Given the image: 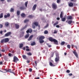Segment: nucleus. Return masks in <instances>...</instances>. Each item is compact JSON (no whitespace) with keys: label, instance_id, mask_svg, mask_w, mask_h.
Instances as JSON below:
<instances>
[{"label":"nucleus","instance_id":"obj_1","mask_svg":"<svg viewBox=\"0 0 79 79\" xmlns=\"http://www.w3.org/2000/svg\"><path fill=\"white\" fill-rule=\"evenodd\" d=\"M48 40L49 41L52 42H54V44H55L56 45H58V41L55 39H53V38L52 37H49L48 38Z\"/></svg>","mask_w":79,"mask_h":79},{"label":"nucleus","instance_id":"obj_2","mask_svg":"<svg viewBox=\"0 0 79 79\" xmlns=\"http://www.w3.org/2000/svg\"><path fill=\"white\" fill-rule=\"evenodd\" d=\"M4 71H5V72H3V71L0 70V71L1 72H2V73H13V74H15V72H14V71H15V69H13L12 70H11V69H9L8 70V69H4Z\"/></svg>","mask_w":79,"mask_h":79},{"label":"nucleus","instance_id":"obj_3","mask_svg":"<svg viewBox=\"0 0 79 79\" xmlns=\"http://www.w3.org/2000/svg\"><path fill=\"white\" fill-rule=\"evenodd\" d=\"M9 42V39L8 38L3 39L1 41V44H3V43H6Z\"/></svg>","mask_w":79,"mask_h":79},{"label":"nucleus","instance_id":"obj_4","mask_svg":"<svg viewBox=\"0 0 79 79\" xmlns=\"http://www.w3.org/2000/svg\"><path fill=\"white\" fill-rule=\"evenodd\" d=\"M52 8L53 10H56L57 9V5L55 3H53L52 4Z\"/></svg>","mask_w":79,"mask_h":79},{"label":"nucleus","instance_id":"obj_5","mask_svg":"<svg viewBox=\"0 0 79 79\" xmlns=\"http://www.w3.org/2000/svg\"><path fill=\"white\" fill-rule=\"evenodd\" d=\"M19 59L16 56H14L13 58V62L17 63V62L18 61Z\"/></svg>","mask_w":79,"mask_h":79},{"label":"nucleus","instance_id":"obj_6","mask_svg":"<svg viewBox=\"0 0 79 79\" xmlns=\"http://www.w3.org/2000/svg\"><path fill=\"white\" fill-rule=\"evenodd\" d=\"M20 9L21 11H24L25 10H26V8L25 6H22L20 7Z\"/></svg>","mask_w":79,"mask_h":79},{"label":"nucleus","instance_id":"obj_7","mask_svg":"<svg viewBox=\"0 0 79 79\" xmlns=\"http://www.w3.org/2000/svg\"><path fill=\"white\" fill-rule=\"evenodd\" d=\"M15 27L16 29H18L19 28V25L18 23H15Z\"/></svg>","mask_w":79,"mask_h":79},{"label":"nucleus","instance_id":"obj_8","mask_svg":"<svg viewBox=\"0 0 79 79\" xmlns=\"http://www.w3.org/2000/svg\"><path fill=\"white\" fill-rule=\"evenodd\" d=\"M49 65L51 66L54 67V66H56V64H52V63L51 62H49Z\"/></svg>","mask_w":79,"mask_h":79},{"label":"nucleus","instance_id":"obj_9","mask_svg":"<svg viewBox=\"0 0 79 79\" xmlns=\"http://www.w3.org/2000/svg\"><path fill=\"white\" fill-rule=\"evenodd\" d=\"M11 33L10 32H8L5 34V37H8L9 35H10V34H11Z\"/></svg>","mask_w":79,"mask_h":79},{"label":"nucleus","instance_id":"obj_10","mask_svg":"<svg viewBox=\"0 0 79 79\" xmlns=\"http://www.w3.org/2000/svg\"><path fill=\"white\" fill-rule=\"evenodd\" d=\"M73 54L75 55V56H76V57H77V58H78V55H77V53L76 52V50L73 51Z\"/></svg>","mask_w":79,"mask_h":79},{"label":"nucleus","instance_id":"obj_11","mask_svg":"<svg viewBox=\"0 0 79 79\" xmlns=\"http://www.w3.org/2000/svg\"><path fill=\"white\" fill-rule=\"evenodd\" d=\"M36 7H37V5L35 4L34 5L32 8V10L33 11H35V9H36Z\"/></svg>","mask_w":79,"mask_h":79},{"label":"nucleus","instance_id":"obj_12","mask_svg":"<svg viewBox=\"0 0 79 79\" xmlns=\"http://www.w3.org/2000/svg\"><path fill=\"white\" fill-rule=\"evenodd\" d=\"M45 39V37L44 36H41L39 37V40H43Z\"/></svg>","mask_w":79,"mask_h":79},{"label":"nucleus","instance_id":"obj_13","mask_svg":"<svg viewBox=\"0 0 79 79\" xmlns=\"http://www.w3.org/2000/svg\"><path fill=\"white\" fill-rule=\"evenodd\" d=\"M34 25H35V26H39V23L37 22H35L33 23Z\"/></svg>","mask_w":79,"mask_h":79},{"label":"nucleus","instance_id":"obj_14","mask_svg":"<svg viewBox=\"0 0 79 79\" xmlns=\"http://www.w3.org/2000/svg\"><path fill=\"white\" fill-rule=\"evenodd\" d=\"M55 60L56 62H58L60 61V58L56 57Z\"/></svg>","mask_w":79,"mask_h":79},{"label":"nucleus","instance_id":"obj_15","mask_svg":"<svg viewBox=\"0 0 79 79\" xmlns=\"http://www.w3.org/2000/svg\"><path fill=\"white\" fill-rule=\"evenodd\" d=\"M24 31H23L20 33V37H23V35H24Z\"/></svg>","mask_w":79,"mask_h":79},{"label":"nucleus","instance_id":"obj_16","mask_svg":"<svg viewBox=\"0 0 79 79\" xmlns=\"http://www.w3.org/2000/svg\"><path fill=\"white\" fill-rule=\"evenodd\" d=\"M10 14L9 13H8L7 14V15H4V17L5 18H6L10 17Z\"/></svg>","mask_w":79,"mask_h":79},{"label":"nucleus","instance_id":"obj_17","mask_svg":"<svg viewBox=\"0 0 79 79\" xmlns=\"http://www.w3.org/2000/svg\"><path fill=\"white\" fill-rule=\"evenodd\" d=\"M63 12L61 11L60 15V18H63Z\"/></svg>","mask_w":79,"mask_h":79},{"label":"nucleus","instance_id":"obj_18","mask_svg":"<svg viewBox=\"0 0 79 79\" xmlns=\"http://www.w3.org/2000/svg\"><path fill=\"white\" fill-rule=\"evenodd\" d=\"M73 17L71 16H68L67 17V19H72Z\"/></svg>","mask_w":79,"mask_h":79},{"label":"nucleus","instance_id":"obj_19","mask_svg":"<svg viewBox=\"0 0 79 79\" xmlns=\"http://www.w3.org/2000/svg\"><path fill=\"white\" fill-rule=\"evenodd\" d=\"M69 6H70V7H72V6H73V3L71 2H70L69 4Z\"/></svg>","mask_w":79,"mask_h":79},{"label":"nucleus","instance_id":"obj_20","mask_svg":"<svg viewBox=\"0 0 79 79\" xmlns=\"http://www.w3.org/2000/svg\"><path fill=\"white\" fill-rule=\"evenodd\" d=\"M29 37V34L27 33L25 36V39H27Z\"/></svg>","mask_w":79,"mask_h":79},{"label":"nucleus","instance_id":"obj_21","mask_svg":"<svg viewBox=\"0 0 79 79\" xmlns=\"http://www.w3.org/2000/svg\"><path fill=\"white\" fill-rule=\"evenodd\" d=\"M21 16L23 18H24V17H26V15H25V14L24 13H22L21 15Z\"/></svg>","mask_w":79,"mask_h":79},{"label":"nucleus","instance_id":"obj_22","mask_svg":"<svg viewBox=\"0 0 79 79\" xmlns=\"http://www.w3.org/2000/svg\"><path fill=\"white\" fill-rule=\"evenodd\" d=\"M22 57L23 59H25V60H27V56L25 55H23L22 56Z\"/></svg>","mask_w":79,"mask_h":79},{"label":"nucleus","instance_id":"obj_23","mask_svg":"<svg viewBox=\"0 0 79 79\" xmlns=\"http://www.w3.org/2000/svg\"><path fill=\"white\" fill-rule=\"evenodd\" d=\"M27 27V25H26L25 26V27H24L22 28H21V29L20 30L21 31H22L23 30H24V29H26Z\"/></svg>","mask_w":79,"mask_h":79},{"label":"nucleus","instance_id":"obj_24","mask_svg":"<svg viewBox=\"0 0 79 79\" xmlns=\"http://www.w3.org/2000/svg\"><path fill=\"white\" fill-rule=\"evenodd\" d=\"M32 37H33V35H31V36H30L29 38L28 39V40L29 41L31 40L32 39Z\"/></svg>","mask_w":79,"mask_h":79},{"label":"nucleus","instance_id":"obj_25","mask_svg":"<svg viewBox=\"0 0 79 79\" xmlns=\"http://www.w3.org/2000/svg\"><path fill=\"white\" fill-rule=\"evenodd\" d=\"M5 26H6V27H8L9 26V23H8V22L5 23Z\"/></svg>","mask_w":79,"mask_h":79},{"label":"nucleus","instance_id":"obj_26","mask_svg":"<svg viewBox=\"0 0 79 79\" xmlns=\"http://www.w3.org/2000/svg\"><path fill=\"white\" fill-rule=\"evenodd\" d=\"M62 21H63V22H64L65 21H66V18H62L61 19Z\"/></svg>","mask_w":79,"mask_h":79},{"label":"nucleus","instance_id":"obj_27","mask_svg":"<svg viewBox=\"0 0 79 79\" xmlns=\"http://www.w3.org/2000/svg\"><path fill=\"white\" fill-rule=\"evenodd\" d=\"M28 17L29 18L32 19V18H34V16L32 15H30L28 16Z\"/></svg>","mask_w":79,"mask_h":79},{"label":"nucleus","instance_id":"obj_28","mask_svg":"<svg viewBox=\"0 0 79 79\" xmlns=\"http://www.w3.org/2000/svg\"><path fill=\"white\" fill-rule=\"evenodd\" d=\"M27 55H28L29 56H31L32 55V53H31L30 52H28L27 53Z\"/></svg>","mask_w":79,"mask_h":79},{"label":"nucleus","instance_id":"obj_29","mask_svg":"<svg viewBox=\"0 0 79 79\" xmlns=\"http://www.w3.org/2000/svg\"><path fill=\"white\" fill-rule=\"evenodd\" d=\"M17 14L18 16H19L20 15V11L18 10L17 11Z\"/></svg>","mask_w":79,"mask_h":79},{"label":"nucleus","instance_id":"obj_30","mask_svg":"<svg viewBox=\"0 0 79 79\" xmlns=\"http://www.w3.org/2000/svg\"><path fill=\"white\" fill-rule=\"evenodd\" d=\"M3 17V14L2 13L0 15V18H2Z\"/></svg>","mask_w":79,"mask_h":79},{"label":"nucleus","instance_id":"obj_31","mask_svg":"<svg viewBox=\"0 0 79 79\" xmlns=\"http://www.w3.org/2000/svg\"><path fill=\"white\" fill-rule=\"evenodd\" d=\"M68 23L69 24H71V23H73V21L72 20H69Z\"/></svg>","mask_w":79,"mask_h":79},{"label":"nucleus","instance_id":"obj_32","mask_svg":"<svg viewBox=\"0 0 79 79\" xmlns=\"http://www.w3.org/2000/svg\"><path fill=\"white\" fill-rule=\"evenodd\" d=\"M44 40H40V44H42V43H44Z\"/></svg>","mask_w":79,"mask_h":79},{"label":"nucleus","instance_id":"obj_33","mask_svg":"<svg viewBox=\"0 0 79 79\" xmlns=\"http://www.w3.org/2000/svg\"><path fill=\"white\" fill-rule=\"evenodd\" d=\"M35 45V42H33L31 44V46Z\"/></svg>","mask_w":79,"mask_h":79},{"label":"nucleus","instance_id":"obj_34","mask_svg":"<svg viewBox=\"0 0 79 79\" xmlns=\"http://www.w3.org/2000/svg\"><path fill=\"white\" fill-rule=\"evenodd\" d=\"M65 44V42L64 41H62L61 42L60 44V45H64V44Z\"/></svg>","mask_w":79,"mask_h":79},{"label":"nucleus","instance_id":"obj_35","mask_svg":"<svg viewBox=\"0 0 79 79\" xmlns=\"http://www.w3.org/2000/svg\"><path fill=\"white\" fill-rule=\"evenodd\" d=\"M58 24V22L57 21L53 24V26H56V25H57Z\"/></svg>","mask_w":79,"mask_h":79},{"label":"nucleus","instance_id":"obj_36","mask_svg":"<svg viewBox=\"0 0 79 79\" xmlns=\"http://www.w3.org/2000/svg\"><path fill=\"white\" fill-rule=\"evenodd\" d=\"M23 47V44H20V46H19V48H22Z\"/></svg>","mask_w":79,"mask_h":79},{"label":"nucleus","instance_id":"obj_37","mask_svg":"<svg viewBox=\"0 0 79 79\" xmlns=\"http://www.w3.org/2000/svg\"><path fill=\"white\" fill-rule=\"evenodd\" d=\"M27 3H28V1L26 2L25 3V5L26 8L27 6Z\"/></svg>","mask_w":79,"mask_h":79},{"label":"nucleus","instance_id":"obj_38","mask_svg":"<svg viewBox=\"0 0 79 79\" xmlns=\"http://www.w3.org/2000/svg\"><path fill=\"white\" fill-rule=\"evenodd\" d=\"M10 12H14V9L11 8L10 10Z\"/></svg>","mask_w":79,"mask_h":79},{"label":"nucleus","instance_id":"obj_39","mask_svg":"<svg viewBox=\"0 0 79 79\" xmlns=\"http://www.w3.org/2000/svg\"><path fill=\"white\" fill-rule=\"evenodd\" d=\"M29 21V19H25L24 21V23H27V22H28V21Z\"/></svg>","mask_w":79,"mask_h":79},{"label":"nucleus","instance_id":"obj_40","mask_svg":"<svg viewBox=\"0 0 79 79\" xmlns=\"http://www.w3.org/2000/svg\"><path fill=\"white\" fill-rule=\"evenodd\" d=\"M67 47L68 48H69V49H70V48H71V46L69 44L67 45Z\"/></svg>","mask_w":79,"mask_h":79},{"label":"nucleus","instance_id":"obj_41","mask_svg":"<svg viewBox=\"0 0 79 79\" xmlns=\"http://www.w3.org/2000/svg\"><path fill=\"white\" fill-rule=\"evenodd\" d=\"M56 58H60V57H59V54L58 53L56 54Z\"/></svg>","mask_w":79,"mask_h":79},{"label":"nucleus","instance_id":"obj_42","mask_svg":"<svg viewBox=\"0 0 79 79\" xmlns=\"http://www.w3.org/2000/svg\"><path fill=\"white\" fill-rule=\"evenodd\" d=\"M54 55V53L53 52H52L51 53V57H53V56Z\"/></svg>","mask_w":79,"mask_h":79},{"label":"nucleus","instance_id":"obj_43","mask_svg":"<svg viewBox=\"0 0 79 79\" xmlns=\"http://www.w3.org/2000/svg\"><path fill=\"white\" fill-rule=\"evenodd\" d=\"M9 56H13V54H11L9 53L8 54Z\"/></svg>","mask_w":79,"mask_h":79},{"label":"nucleus","instance_id":"obj_44","mask_svg":"<svg viewBox=\"0 0 79 79\" xmlns=\"http://www.w3.org/2000/svg\"><path fill=\"white\" fill-rule=\"evenodd\" d=\"M44 34H48V31L47 30H45V31H44Z\"/></svg>","mask_w":79,"mask_h":79},{"label":"nucleus","instance_id":"obj_45","mask_svg":"<svg viewBox=\"0 0 79 79\" xmlns=\"http://www.w3.org/2000/svg\"><path fill=\"white\" fill-rule=\"evenodd\" d=\"M32 27L33 29H35V25H32Z\"/></svg>","mask_w":79,"mask_h":79},{"label":"nucleus","instance_id":"obj_46","mask_svg":"<svg viewBox=\"0 0 79 79\" xmlns=\"http://www.w3.org/2000/svg\"><path fill=\"white\" fill-rule=\"evenodd\" d=\"M29 30V33H31V32H32V30L31 29H30Z\"/></svg>","mask_w":79,"mask_h":79},{"label":"nucleus","instance_id":"obj_47","mask_svg":"<svg viewBox=\"0 0 79 79\" xmlns=\"http://www.w3.org/2000/svg\"><path fill=\"white\" fill-rule=\"evenodd\" d=\"M61 1L60 0H57L56 1V2L57 3H59Z\"/></svg>","mask_w":79,"mask_h":79},{"label":"nucleus","instance_id":"obj_48","mask_svg":"<svg viewBox=\"0 0 79 79\" xmlns=\"http://www.w3.org/2000/svg\"><path fill=\"white\" fill-rule=\"evenodd\" d=\"M70 1L73 2H76V0H70Z\"/></svg>","mask_w":79,"mask_h":79},{"label":"nucleus","instance_id":"obj_49","mask_svg":"<svg viewBox=\"0 0 79 79\" xmlns=\"http://www.w3.org/2000/svg\"><path fill=\"white\" fill-rule=\"evenodd\" d=\"M66 72L67 73H70V71H69V70H67Z\"/></svg>","mask_w":79,"mask_h":79},{"label":"nucleus","instance_id":"obj_50","mask_svg":"<svg viewBox=\"0 0 79 79\" xmlns=\"http://www.w3.org/2000/svg\"><path fill=\"white\" fill-rule=\"evenodd\" d=\"M3 27V25L0 24V28H2Z\"/></svg>","mask_w":79,"mask_h":79},{"label":"nucleus","instance_id":"obj_51","mask_svg":"<svg viewBox=\"0 0 79 79\" xmlns=\"http://www.w3.org/2000/svg\"><path fill=\"white\" fill-rule=\"evenodd\" d=\"M32 71V69L31 68H30L29 69V71L30 72H31Z\"/></svg>","mask_w":79,"mask_h":79},{"label":"nucleus","instance_id":"obj_52","mask_svg":"<svg viewBox=\"0 0 79 79\" xmlns=\"http://www.w3.org/2000/svg\"><path fill=\"white\" fill-rule=\"evenodd\" d=\"M56 33H57V31H56V30H54V34H56Z\"/></svg>","mask_w":79,"mask_h":79},{"label":"nucleus","instance_id":"obj_53","mask_svg":"<svg viewBox=\"0 0 79 79\" xmlns=\"http://www.w3.org/2000/svg\"><path fill=\"white\" fill-rule=\"evenodd\" d=\"M56 27H57V28H59L60 27V26L59 25H57L56 26Z\"/></svg>","mask_w":79,"mask_h":79},{"label":"nucleus","instance_id":"obj_54","mask_svg":"<svg viewBox=\"0 0 79 79\" xmlns=\"http://www.w3.org/2000/svg\"><path fill=\"white\" fill-rule=\"evenodd\" d=\"M69 75L70 76H73V74H72V73H70L69 74Z\"/></svg>","mask_w":79,"mask_h":79},{"label":"nucleus","instance_id":"obj_55","mask_svg":"<svg viewBox=\"0 0 79 79\" xmlns=\"http://www.w3.org/2000/svg\"><path fill=\"white\" fill-rule=\"evenodd\" d=\"M27 33H29V30H27L26 31Z\"/></svg>","mask_w":79,"mask_h":79},{"label":"nucleus","instance_id":"obj_56","mask_svg":"<svg viewBox=\"0 0 79 79\" xmlns=\"http://www.w3.org/2000/svg\"><path fill=\"white\" fill-rule=\"evenodd\" d=\"M7 2H11V0H7Z\"/></svg>","mask_w":79,"mask_h":79},{"label":"nucleus","instance_id":"obj_57","mask_svg":"<svg viewBox=\"0 0 79 79\" xmlns=\"http://www.w3.org/2000/svg\"><path fill=\"white\" fill-rule=\"evenodd\" d=\"M2 52H4L5 51V49H3V50H1Z\"/></svg>","mask_w":79,"mask_h":79},{"label":"nucleus","instance_id":"obj_58","mask_svg":"<svg viewBox=\"0 0 79 79\" xmlns=\"http://www.w3.org/2000/svg\"><path fill=\"white\" fill-rule=\"evenodd\" d=\"M0 34H3V31H0Z\"/></svg>","mask_w":79,"mask_h":79},{"label":"nucleus","instance_id":"obj_59","mask_svg":"<svg viewBox=\"0 0 79 79\" xmlns=\"http://www.w3.org/2000/svg\"><path fill=\"white\" fill-rule=\"evenodd\" d=\"M71 47L72 48V49L74 48V45L72 44L71 45Z\"/></svg>","mask_w":79,"mask_h":79},{"label":"nucleus","instance_id":"obj_60","mask_svg":"<svg viewBox=\"0 0 79 79\" xmlns=\"http://www.w3.org/2000/svg\"><path fill=\"white\" fill-rule=\"evenodd\" d=\"M6 56L4 57V60H6Z\"/></svg>","mask_w":79,"mask_h":79},{"label":"nucleus","instance_id":"obj_61","mask_svg":"<svg viewBox=\"0 0 79 79\" xmlns=\"http://www.w3.org/2000/svg\"><path fill=\"white\" fill-rule=\"evenodd\" d=\"M27 63H30V60H27Z\"/></svg>","mask_w":79,"mask_h":79},{"label":"nucleus","instance_id":"obj_62","mask_svg":"<svg viewBox=\"0 0 79 79\" xmlns=\"http://www.w3.org/2000/svg\"><path fill=\"white\" fill-rule=\"evenodd\" d=\"M35 66H37V62H36V61H35Z\"/></svg>","mask_w":79,"mask_h":79},{"label":"nucleus","instance_id":"obj_63","mask_svg":"<svg viewBox=\"0 0 79 79\" xmlns=\"http://www.w3.org/2000/svg\"><path fill=\"white\" fill-rule=\"evenodd\" d=\"M2 64H3V62L2 61L0 62V64L2 65Z\"/></svg>","mask_w":79,"mask_h":79},{"label":"nucleus","instance_id":"obj_64","mask_svg":"<svg viewBox=\"0 0 79 79\" xmlns=\"http://www.w3.org/2000/svg\"><path fill=\"white\" fill-rule=\"evenodd\" d=\"M29 50H30L29 49V48L27 49H26V51H29Z\"/></svg>","mask_w":79,"mask_h":79}]
</instances>
